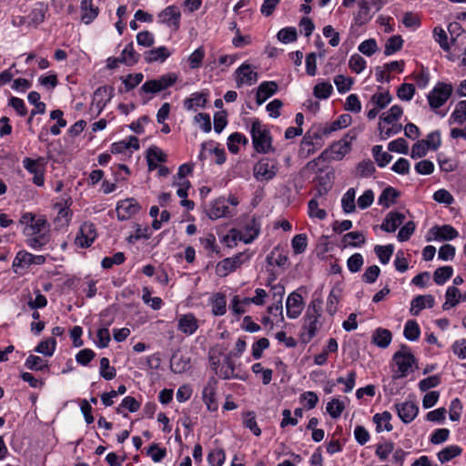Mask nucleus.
<instances>
[{
    "label": "nucleus",
    "mask_w": 466,
    "mask_h": 466,
    "mask_svg": "<svg viewBox=\"0 0 466 466\" xmlns=\"http://www.w3.org/2000/svg\"><path fill=\"white\" fill-rule=\"evenodd\" d=\"M248 259L249 255L246 254L245 252L238 253L231 258H224L217 264L216 273L219 277H226Z\"/></svg>",
    "instance_id": "6"
},
{
    "label": "nucleus",
    "mask_w": 466,
    "mask_h": 466,
    "mask_svg": "<svg viewBox=\"0 0 466 466\" xmlns=\"http://www.w3.org/2000/svg\"><path fill=\"white\" fill-rule=\"evenodd\" d=\"M370 9V0H360V11L355 17L356 23H358L359 25L366 24L370 19V16L369 15Z\"/></svg>",
    "instance_id": "48"
},
{
    "label": "nucleus",
    "mask_w": 466,
    "mask_h": 466,
    "mask_svg": "<svg viewBox=\"0 0 466 466\" xmlns=\"http://www.w3.org/2000/svg\"><path fill=\"white\" fill-rule=\"evenodd\" d=\"M372 155L378 166L380 167H385L392 159L390 154L382 151V146L380 145H376L372 147Z\"/></svg>",
    "instance_id": "38"
},
{
    "label": "nucleus",
    "mask_w": 466,
    "mask_h": 466,
    "mask_svg": "<svg viewBox=\"0 0 466 466\" xmlns=\"http://www.w3.org/2000/svg\"><path fill=\"white\" fill-rule=\"evenodd\" d=\"M450 122L462 125L466 122V100L457 103L455 109L450 116Z\"/></svg>",
    "instance_id": "30"
},
{
    "label": "nucleus",
    "mask_w": 466,
    "mask_h": 466,
    "mask_svg": "<svg viewBox=\"0 0 466 466\" xmlns=\"http://www.w3.org/2000/svg\"><path fill=\"white\" fill-rule=\"evenodd\" d=\"M342 241L347 243L346 246L360 247L366 241L365 236L359 231H352L343 236Z\"/></svg>",
    "instance_id": "42"
},
{
    "label": "nucleus",
    "mask_w": 466,
    "mask_h": 466,
    "mask_svg": "<svg viewBox=\"0 0 466 466\" xmlns=\"http://www.w3.org/2000/svg\"><path fill=\"white\" fill-rule=\"evenodd\" d=\"M278 161L274 158L262 157L253 167V175L258 181H269L279 171Z\"/></svg>",
    "instance_id": "3"
},
{
    "label": "nucleus",
    "mask_w": 466,
    "mask_h": 466,
    "mask_svg": "<svg viewBox=\"0 0 466 466\" xmlns=\"http://www.w3.org/2000/svg\"><path fill=\"white\" fill-rule=\"evenodd\" d=\"M458 235V231L451 225L439 226V242L452 240Z\"/></svg>",
    "instance_id": "50"
},
{
    "label": "nucleus",
    "mask_w": 466,
    "mask_h": 466,
    "mask_svg": "<svg viewBox=\"0 0 466 466\" xmlns=\"http://www.w3.org/2000/svg\"><path fill=\"white\" fill-rule=\"evenodd\" d=\"M462 453L459 445H450L439 451V461L446 463Z\"/></svg>",
    "instance_id": "28"
},
{
    "label": "nucleus",
    "mask_w": 466,
    "mask_h": 466,
    "mask_svg": "<svg viewBox=\"0 0 466 466\" xmlns=\"http://www.w3.org/2000/svg\"><path fill=\"white\" fill-rule=\"evenodd\" d=\"M400 197V192L392 187H387L380 194L378 203L385 208H389L390 204L396 201Z\"/></svg>",
    "instance_id": "31"
},
{
    "label": "nucleus",
    "mask_w": 466,
    "mask_h": 466,
    "mask_svg": "<svg viewBox=\"0 0 466 466\" xmlns=\"http://www.w3.org/2000/svg\"><path fill=\"white\" fill-rule=\"evenodd\" d=\"M277 36L280 42L288 44L296 41L298 35L296 28L286 27L279 30Z\"/></svg>",
    "instance_id": "56"
},
{
    "label": "nucleus",
    "mask_w": 466,
    "mask_h": 466,
    "mask_svg": "<svg viewBox=\"0 0 466 466\" xmlns=\"http://www.w3.org/2000/svg\"><path fill=\"white\" fill-rule=\"evenodd\" d=\"M143 74L137 73L135 75L129 74L126 77L122 78V82L125 85V92H128L139 85L143 80Z\"/></svg>",
    "instance_id": "55"
},
{
    "label": "nucleus",
    "mask_w": 466,
    "mask_h": 466,
    "mask_svg": "<svg viewBox=\"0 0 466 466\" xmlns=\"http://www.w3.org/2000/svg\"><path fill=\"white\" fill-rule=\"evenodd\" d=\"M116 369L114 367H110L109 360L103 357L100 360V376L106 380H111L116 377Z\"/></svg>",
    "instance_id": "51"
},
{
    "label": "nucleus",
    "mask_w": 466,
    "mask_h": 466,
    "mask_svg": "<svg viewBox=\"0 0 466 466\" xmlns=\"http://www.w3.org/2000/svg\"><path fill=\"white\" fill-rule=\"evenodd\" d=\"M334 83L339 93H345L351 88L353 79L351 77L344 76L343 75H338L334 78Z\"/></svg>",
    "instance_id": "61"
},
{
    "label": "nucleus",
    "mask_w": 466,
    "mask_h": 466,
    "mask_svg": "<svg viewBox=\"0 0 466 466\" xmlns=\"http://www.w3.org/2000/svg\"><path fill=\"white\" fill-rule=\"evenodd\" d=\"M236 143H238V145H240V143L246 145L248 143V140L241 133L235 132L233 134H231L228 138V148L229 152H231L233 154H237L239 150V148L236 145Z\"/></svg>",
    "instance_id": "40"
},
{
    "label": "nucleus",
    "mask_w": 466,
    "mask_h": 466,
    "mask_svg": "<svg viewBox=\"0 0 466 466\" xmlns=\"http://www.w3.org/2000/svg\"><path fill=\"white\" fill-rule=\"evenodd\" d=\"M374 251L378 256L380 261L385 265L389 263L390 257L393 254L394 246L392 244H389L386 246L377 245L374 248Z\"/></svg>",
    "instance_id": "44"
},
{
    "label": "nucleus",
    "mask_w": 466,
    "mask_h": 466,
    "mask_svg": "<svg viewBox=\"0 0 466 466\" xmlns=\"http://www.w3.org/2000/svg\"><path fill=\"white\" fill-rule=\"evenodd\" d=\"M56 340L55 338H48L47 339L42 340L39 344L35 348V351L40 354H44L46 356H52L56 350Z\"/></svg>",
    "instance_id": "37"
},
{
    "label": "nucleus",
    "mask_w": 466,
    "mask_h": 466,
    "mask_svg": "<svg viewBox=\"0 0 466 466\" xmlns=\"http://www.w3.org/2000/svg\"><path fill=\"white\" fill-rule=\"evenodd\" d=\"M403 113L402 108L400 106H393L388 112L383 113L380 119L387 124H392L393 122L399 120Z\"/></svg>",
    "instance_id": "49"
},
{
    "label": "nucleus",
    "mask_w": 466,
    "mask_h": 466,
    "mask_svg": "<svg viewBox=\"0 0 466 466\" xmlns=\"http://www.w3.org/2000/svg\"><path fill=\"white\" fill-rule=\"evenodd\" d=\"M345 409V405L343 401L337 398H333L327 404V412L332 417L333 419L339 418L341 413L343 412Z\"/></svg>",
    "instance_id": "46"
},
{
    "label": "nucleus",
    "mask_w": 466,
    "mask_h": 466,
    "mask_svg": "<svg viewBox=\"0 0 466 466\" xmlns=\"http://www.w3.org/2000/svg\"><path fill=\"white\" fill-rule=\"evenodd\" d=\"M31 236L32 237L27 238L26 242L30 248L35 249L42 248L49 241V237L46 234H36Z\"/></svg>",
    "instance_id": "59"
},
{
    "label": "nucleus",
    "mask_w": 466,
    "mask_h": 466,
    "mask_svg": "<svg viewBox=\"0 0 466 466\" xmlns=\"http://www.w3.org/2000/svg\"><path fill=\"white\" fill-rule=\"evenodd\" d=\"M80 8L81 20L86 25L90 24L99 13V9L93 4V0H82Z\"/></svg>",
    "instance_id": "20"
},
{
    "label": "nucleus",
    "mask_w": 466,
    "mask_h": 466,
    "mask_svg": "<svg viewBox=\"0 0 466 466\" xmlns=\"http://www.w3.org/2000/svg\"><path fill=\"white\" fill-rule=\"evenodd\" d=\"M96 237V227L93 223L85 222L81 225L76 237L75 244L80 248H88Z\"/></svg>",
    "instance_id": "9"
},
{
    "label": "nucleus",
    "mask_w": 466,
    "mask_h": 466,
    "mask_svg": "<svg viewBox=\"0 0 466 466\" xmlns=\"http://www.w3.org/2000/svg\"><path fill=\"white\" fill-rule=\"evenodd\" d=\"M115 88L111 86H103L98 87L94 92V100H96V106L99 112L106 106V105L113 98Z\"/></svg>",
    "instance_id": "16"
},
{
    "label": "nucleus",
    "mask_w": 466,
    "mask_h": 466,
    "mask_svg": "<svg viewBox=\"0 0 466 466\" xmlns=\"http://www.w3.org/2000/svg\"><path fill=\"white\" fill-rule=\"evenodd\" d=\"M207 103V94L205 93H194L188 98L184 101V106L187 110H192L193 107H204Z\"/></svg>",
    "instance_id": "35"
},
{
    "label": "nucleus",
    "mask_w": 466,
    "mask_h": 466,
    "mask_svg": "<svg viewBox=\"0 0 466 466\" xmlns=\"http://www.w3.org/2000/svg\"><path fill=\"white\" fill-rule=\"evenodd\" d=\"M392 360L398 367V372L400 373L399 375H394V379L406 377L416 360L410 348L405 344H402L400 350L394 353Z\"/></svg>",
    "instance_id": "4"
},
{
    "label": "nucleus",
    "mask_w": 466,
    "mask_h": 466,
    "mask_svg": "<svg viewBox=\"0 0 466 466\" xmlns=\"http://www.w3.org/2000/svg\"><path fill=\"white\" fill-rule=\"evenodd\" d=\"M359 51L367 56H370L375 54L378 50V45L375 39L370 38L363 41L359 46Z\"/></svg>",
    "instance_id": "64"
},
{
    "label": "nucleus",
    "mask_w": 466,
    "mask_h": 466,
    "mask_svg": "<svg viewBox=\"0 0 466 466\" xmlns=\"http://www.w3.org/2000/svg\"><path fill=\"white\" fill-rule=\"evenodd\" d=\"M388 149L390 152L407 155L409 152V145L404 138L400 137L389 143Z\"/></svg>",
    "instance_id": "58"
},
{
    "label": "nucleus",
    "mask_w": 466,
    "mask_h": 466,
    "mask_svg": "<svg viewBox=\"0 0 466 466\" xmlns=\"http://www.w3.org/2000/svg\"><path fill=\"white\" fill-rule=\"evenodd\" d=\"M218 382V381L215 377H210L202 391L203 401L210 411H216L218 408V402L215 399Z\"/></svg>",
    "instance_id": "10"
},
{
    "label": "nucleus",
    "mask_w": 466,
    "mask_h": 466,
    "mask_svg": "<svg viewBox=\"0 0 466 466\" xmlns=\"http://www.w3.org/2000/svg\"><path fill=\"white\" fill-rule=\"evenodd\" d=\"M333 87L331 84L322 82L314 86L313 94L317 98L327 99L330 96Z\"/></svg>",
    "instance_id": "54"
},
{
    "label": "nucleus",
    "mask_w": 466,
    "mask_h": 466,
    "mask_svg": "<svg viewBox=\"0 0 466 466\" xmlns=\"http://www.w3.org/2000/svg\"><path fill=\"white\" fill-rule=\"evenodd\" d=\"M260 223L255 218L248 222L244 228V235L240 238L244 243H251L259 234Z\"/></svg>",
    "instance_id": "24"
},
{
    "label": "nucleus",
    "mask_w": 466,
    "mask_h": 466,
    "mask_svg": "<svg viewBox=\"0 0 466 466\" xmlns=\"http://www.w3.org/2000/svg\"><path fill=\"white\" fill-rule=\"evenodd\" d=\"M243 425L249 429L255 436H259L261 434V430L258 426L256 420V414L254 411H247L243 414Z\"/></svg>",
    "instance_id": "45"
},
{
    "label": "nucleus",
    "mask_w": 466,
    "mask_h": 466,
    "mask_svg": "<svg viewBox=\"0 0 466 466\" xmlns=\"http://www.w3.org/2000/svg\"><path fill=\"white\" fill-rule=\"evenodd\" d=\"M350 134H346L345 137L333 143L329 148L325 149L319 157V159L323 160H340L350 150V142L347 141V137Z\"/></svg>",
    "instance_id": "8"
},
{
    "label": "nucleus",
    "mask_w": 466,
    "mask_h": 466,
    "mask_svg": "<svg viewBox=\"0 0 466 466\" xmlns=\"http://www.w3.org/2000/svg\"><path fill=\"white\" fill-rule=\"evenodd\" d=\"M32 265V254L25 251L21 250L17 252L14 261L13 268H28Z\"/></svg>",
    "instance_id": "39"
},
{
    "label": "nucleus",
    "mask_w": 466,
    "mask_h": 466,
    "mask_svg": "<svg viewBox=\"0 0 466 466\" xmlns=\"http://www.w3.org/2000/svg\"><path fill=\"white\" fill-rule=\"evenodd\" d=\"M340 295L341 289L339 288H333L329 295L326 310L330 316H333L337 311V305L339 302Z\"/></svg>",
    "instance_id": "36"
},
{
    "label": "nucleus",
    "mask_w": 466,
    "mask_h": 466,
    "mask_svg": "<svg viewBox=\"0 0 466 466\" xmlns=\"http://www.w3.org/2000/svg\"><path fill=\"white\" fill-rule=\"evenodd\" d=\"M303 309V299L297 291L291 292L286 301L287 316L289 319H297Z\"/></svg>",
    "instance_id": "13"
},
{
    "label": "nucleus",
    "mask_w": 466,
    "mask_h": 466,
    "mask_svg": "<svg viewBox=\"0 0 466 466\" xmlns=\"http://www.w3.org/2000/svg\"><path fill=\"white\" fill-rule=\"evenodd\" d=\"M452 92L453 86L451 84L439 82V108L447 102Z\"/></svg>",
    "instance_id": "53"
},
{
    "label": "nucleus",
    "mask_w": 466,
    "mask_h": 466,
    "mask_svg": "<svg viewBox=\"0 0 466 466\" xmlns=\"http://www.w3.org/2000/svg\"><path fill=\"white\" fill-rule=\"evenodd\" d=\"M321 300L314 299L309 305L304 316V331L300 334V339L303 343H309L316 335L317 323L320 317Z\"/></svg>",
    "instance_id": "1"
},
{
    "label": "nucleus",
    "mask_w": 466,
    "mask_h": 466,
    "mask_svg": "<svg viewBox=\"0 0 466 466\" xmlns=\"http://www.w3.org/2000/svg\"><path fill=\"white\" fill-rule=\"evenodd\" d=\"M236 81L239 87L245 82L251 86L258 81V75L257 72L250 70V65L244 63L236 70Z\"/></svg>",
    "instance_id": "15"
},
{
    "label": "nucleus",
    "mask_w": 466,
    "mask_h": 466,
    "mask_svg": "<svg viewBox=\"0 0 466 466\" xmlns=\"http://www.w3.org/2000/svg\"><path fill=\"white\" fill-rule=\"evenodd\" d=\"M226 296L222 293H217L212 301V312L216 316H222L226 313Z\"/></svg>",
    "instance_id": "47"
},
{
    "label": "nucleus",
    "mask_w": 466,
    "mask_h": 466,
    "mask_svg": "<svg viewBox=\"0 0 466 466\" xmlns=\"http://www.w3.org/2000/svg\"><path fill=\"white\" fill-rule=\"evenodd\" d=\"M415 93V86L412 84H402L397 90V96L400 99L410 101Z\"/></svg>",
    "instance_id": "60"
},
{
    "label": "nucleus",
    "mask_w": 466,
    "mask_h": 466,
    "mask_svg": "<svg viewBox=\"0 0 466 466\" xmlns=\"http://www.w3.org/2000/svg\"><path fill=\"white\" fill-rule=\"evenodd\" d=\"M230 216L229 208L226 204L225 198H219L216 199L212 207L210 208L208 211V217L211 219H217L221 217H228Z\"/></svg>",
    "instance_id": "25"
},
{
    "label": "nucleus",
    "mask_w": 466,
    "mask_h": 466,
    "mask_svg": "<svg viewBox=\"0 0 466 466\" xmlns=\"http://www.w3.org/2000/svg\"><path fill=\"white\" fill-rule=\"evenodd\" d=\"M392 100L391 95L387 91L385 93H375L370 102L375 104L379 109L386 107Z\"/></svg>",
    "instance_id": "52"
},
{
    "label": "nucleus",
    "mask_w": 466,
    "mask_h": 466,
    "mask_svg": "<svg viewBox=\"0 0 466 466\" xmlns=\"http://www.w3.org/2000/svg\"><path fill=\"white\" fill-rule=\"evenodd\" d=\"M46 165V160L43 157H39L36 159H32L30 157H25L23 160L24 167L31 174L34 175L33 182L36 186L44 185V173L45 167Z\"/></svg>",
    "instance_id": "7"
},
{
    "label": "nucleus",
    "mask_w": 466,
    "mask_h": 466,
    "mask_svg": "<svg viewBox=\"0 0 466 466\" xmlns=\"http://www.w3.org/2000/svg\"><path fill=\"white\" fill-rule=\"evenodd\" d=\"M278 91V85L274 81L262 82L257 91L256 102L258 105H262L268 97L273 96Z\"/></svg>",
    "instance_id": "17"
},
{
    "label": "nucleus",
    "mask_w": 466,
    "mask_h": 466,
    "mask_svg": "<svg viewBox=\"0 0 466 466\" xmlns=\"http://www.w3.org/2000/svg\"><path fill=\"white\" fill-rule=\"evenodd\" d=\"M49 227L46 218L43 216L35 218V221L32 222L29 227H26L24 232L27 236L36 235V234H46L45 231Z\"/></svg>",
    "instance_id": "27"
},
{
    "label": "nucleus",
    "mask_w": 466,
    "mask_h": 466,
    "mask_svg": "<svg viewBox=\"0 0 466 466\" xmlns=\"http://www.w3.org/2000/svg\"><path fill=\"white\" fill-rule=\"evenodd\" d=\"M181 13L177 6L169 5L158 14L159 21L177 30L179 27Z\"/></svg>",
    "instance_id": "12"
},
{
    "label": "nucleus",
    "mask_w": 466,
    "mask_h": 466,
    "mask_svg": "<svg viewBox=\"0 0 466 466\" xmlns=\"http://www.w3.org/2000/svg\"><path fill=\"white\" fill-rule=\"evenodd\" d=\"M170 56V52L166 46H159L144 53V59L147 63L164 62Z\"/></svg>",
    "instance_id": "22"
},
{
    "label": "nucleus",
    "mask_w": 466,
    "mask_h": 466,
    "mask_svg": "<svg viewBox=\"0 0 466 466\" xmlns=\"http://www.w3.org/2000/svg\"><path fill=\"white\" fill-rule=\"evenodd\" d=\"M403 40L400 35H392L390 36L386 44L384 54L386 56H390L402 48Z\"/></svg>",
    "instance_id": "43"
},
{
    "label": "nucleus",
    "mask_w": 466,
    "mask_h": 466,
    "mask_svg": "<svg viewBox=\"0 0 466 466\" xmlns=\"http://www.w3.org/2000/svg\"><path fill=\"white\" fill-rule=\"evenodd\" d=\"M140 209L139 204L133 198L119 201L116 206V216L119 220H127Z\"/></svg>",
    "instance_id": "11"
},
{
    "label": "nucleus",
    "mask_w": 466,
    "mask_h": 466,
    "mask_svg": "<svg viewBox=\"0 0 466 466\" xmlns=\"http://www.w3.org/2000/svg\"><path fill=\"white\" fill-rule=\"evenodd\" d=\"M147 454L151 457L154 462H159L167 455V451L159 448L157 443H152L147 449Z\"/></svg>",
    "instance_id": "63"
},
{
    "label": "nucleus",
    "mask_w": 466,
    "mask_h": 466,
    "mask_svg": "<svg viewBox=\"0 0 466 466\" xmlns=\"http://www.w3.org/2000/svg\"><path fill=\"white\" fill-rule=\"evenodd\" d=\"M177 80V76L175 73H168L161 76L157 79L146 81L140 87L139 91L140 93L156 94L172 86Z\"/></svg>",
    "instance_id": "5"
},
{
    "label": "nucleus",
    "mask_w": 466,
    "mask_h": 466,
    "mask_svg": "<svg viewBox=\"0 0 466 466\" xmlns=\"http://www.w3.org/2000/svg\"><path fill=\"white\" fill-rule=\"evenodd\" d=\"M225 452L221 449L211 451L208 455V461L210 466H222L225 461Z\"/></svg>",
    "instance_id": "62"
},
{
    "label": "nucleus",
    "mask_w": 466,
    "mask_h": 466,
    "mask_svg": "<svg viewBox=\"0 0 466 466\" xmlns=\"http://www.w3.org/2000/svg\"><path fill=\"white\" fill-rule=\"evenodd\" d=\"M459 297H461L459 289L454 286L449 287L446 290V301L443 303L442 309L447 310L452 307H455L459 303Z\"/></svg>",
    "instance_id": "33"
},
{
    "label": "nucleus",
    "mask_w": 466,
    "mask_h": 466,
    "mask_svg": "<svg viewBox=\"0 0 466 466\" xmlns=\"http://www.w3.org/2000/svg\"><path fill=\"white\" fill-rule=\"evenodd\" d=\"M170 369L175 373H182L190 369V358L174 353L170 359Z\"/></svg>",
    "instance_id": "23"
},
{
    "label": "nucleus",
    "mask_w": 466,
    "mask_h": 466,
    "mask_svg": "<svg viewBox=\"0 0 466 466\" xmlns=\"http://www.w3.org/2000/svg\"><path fill=\"white\" fill-rule=\"evenodd\" d=\"M351 116L349 114L340 115L335 121L325 125L324 134H331L335 131L347 127L351 124Z\"/></svg>",
    "instance_id": "26"
},
{
    "label": "nucleus",
    "mask_w": 466,
    "mask_h": 466,
    "mask_svg": "<svg viewBox=\"0 0 466 466\" xmlns=\"http://www.w3.org/2000/svg\"><path fill=\"white\" fill-rule=\"evenodd\" d=\"M364 263V259L361 254L355 253L351 255L347 260V267L352 273L359 272Z\"/></svg>",
    "instance_id": "57"
},
{
    "label": "nucleus",
    "mask_w": 466,
    "mask_h": 466,
    "mask_svg": "<svg viewBox=\"0 0 466 466\" xmlns=\"http://www.w3.org/2000/svg\"><path fill=\"white\" fill-rule=\"evenodd\" d=\"M232 356L227 354L224 358V364L226 365V369H221L220 370V377L224 380H228L230 378L238 379L241 380H244L245 378L242 376H239L235 373V363L232 360Z\"/></svg>",
    "instance_id": "29"
},
{
    "label": "nucleus",
    "mask_w": 466,
    "mask_h": 466,
    "mask_svg": "<svg viewBox=\"0 0 466 466\" xmlns=\"http://www.w3.org/2000/svg\"><path fill=\"white\" fill-rule=\"evenodd\" d=\"M405 216L397 211L390 212L382 222L380 228L385 232H394L404 221Z\"/></svg>",
    "instance_id": "18"
},
{
    "label": "nucleus",
    "mask_w": 466,
    "mask_h": 466,
    "mask_svg": "<svg viewBox=\"0 0 466 466\" xmlns=\"http://www.w3.org/2000/svg\"><path fill=\"white\" fill-rule=\"evenodd\" d=\"M250 133L253 147L258 153L267 154L269 151H274L270 133L258 119L253 120Z\"/></svg>",
    "instance_id": "2"
},
{
    "label": "nucleus",
    "mask_w": 466,
    "mask_h": 466,
    "mask_svg": "<svg viewBox=\"0 0 466 466\" xmlns=\"http://www.w3.org/2000/svg\"><path fill=\"white\" fill-rule=\"evenodd\" d=\"M391 414L389 411H383L382 413H376L373 416V421L376 424V431L380 432L382 431V423L384 422V430L391 431L393 427L390 424Z\"/></svg>",
    "instance_id": "32"
},
{
    "label": "nucleus",
    "mask_w": 466,
    "mask_h": 466,
    "mask_svg": "<svg viewBox=\"0 0 466 466\" xmlns=\"http://www.w3.org/2000/svg\"><path fill=\"white\" fill-rule=\"evenodd\" d=\"M392 334L390 330L378 328L372 334L371 342L381 349H386L391 342Z\"/></svg>",
    "instance_id": "21"
},
{
    "label": "nucleus",
    "mask_w": 466,
    "mask_h": 466,
    "mask_svg": "<svg viewBox=\"0 0 466 466\" xmlns=\"http://www.w3.org/2000/svg\"><path fill=\"white\" fill-rule=\"evenodd\" d=\"M198 328V319L196 317L191 314L182 315L178 319L177 329L181 332L191 335L193 334Z\"/></svg>",
    "instance_id": "19"
},
{
    "label": "nucleus",
    "mask_w": 466,
    "mask_h": 466,
    "mask_svg": "<svg viewBox=\"0 0 466 466\" xmlns=\"http://www.w3.org/2000/svg\"><path fill=\"white\" fill-rule=\"evenodd\" d=\"M420 334V329L418 323L413 319L408 320L404 327V331H403L404 337L408 340L414 341L419 339Z\"/></svg>",
    "instance_id": "41"
},
{
    "label": "nucleus",
    "mask_w": 466,
    "mask_h": 466,
    "mask_svg": "<svg viewBox=\"0 0 466 466\" xmlns=\"http://www.w3.org/2000/svg\"><path fill=\"white\" fill-rule=\"evenodd\" d=\"M355 196L356 190L353 187L349 188L347 192L343 195L341 199V207L345 213L349 214L355 211Z\"/></svg>",
    "instance_id": "34"
},
{
    "label": "nucleus",
    "mask_w": 466,
    "mask_h": 466,
    "mask_svg": "<svg viewBox=\"0 0 466 466\" xmlns=\"http://www.w3.org/2000/svg\"><path fill=\"white\" fill-rule=\"evenodd\" d=\"M398 416L404 423L411 422L418 414L419 408L412 401L396 404Z\"/></svg>",
    "instance_id": "14"
}]
</instances>
